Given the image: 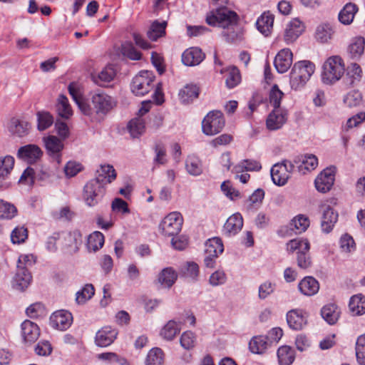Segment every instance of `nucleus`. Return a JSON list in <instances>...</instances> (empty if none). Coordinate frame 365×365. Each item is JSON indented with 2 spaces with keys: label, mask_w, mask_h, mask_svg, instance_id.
I'll return each mask as SVG.
<instances>
[{
  "label": "nucleus",
  "mask_w": 365,
  "mask_h": 365,
  "mask_svg": "<svg viewBox=\"0 0 365 365\" xmlns=\"http://www.w3.org/2000/svg\"><path fill=\"white\" fill-rule=\"evenodd\" d=\"M274 15L269 11L264 12L256 22L258 31L265 36L271 34L274 24Z\"/></svg>",
  "instance_id": "b1692460"
},
{
  "label": "nucleus",
  "mask_w": 365,
  "mask_h": 365,
  "mask_svg": "<svg viewBox=\"0 0 365 365\" xmlns=\"http://www.w3.org/2000/svg\"><path fill=\"white\" fill-rule=\"evenodd\" d=\"M349 307L351 312L354 314H363L365 313V297L361 294L351 297Z\"/></svg>",
  "instance_id": "79ce46f5"
},
{
  "label": "nucleus",
  "mask_w": 365,
  "mask_h": 365,
  "mask_svg": "<svg viewBox=\"0 0 365 365\" xmlns=\"http://www.w3.org/2000/svg\"><path fill=\"white\" fill-rule=\"evenodd\" d=\"M44 143L48 152L53 155H58L59 153L63 148L62 141L54 135H49L44 138ZM58 163H60L59 156H58Z\"/></svg>",
  "instance_id": "4c0bfd02"
},
{
  "label": "nucleus",
  "mask_w": 365,
  "mask_h": 365,
  "mask_svg": "<svg viewBox=\"0 0 365 365\" xmlns=\"http://www.w3.org/2000/svg\"><path fill=\"white\" fill-rule=\"evenodd\" d=\"M104 244V236L98 231L91 233L87 240V248L89 251L96 252L101 249Z\"/></svg>",
  "instance_id": "49530a36"
},
{
  "label": "nucleus",
  "mask_w": 365,
  "mask_h": 365,
  "mask_svg": "<svg viewBox=\"0 0 365 365\" xmlns=\"http://www.w3.org/2000/svg\"><path fill=\"white\" fill-rule=\"evenodd\" d=\"M94 293V287L91 284H87L76 293V301L78 304H83L91 299Z\"/></svg>",
  "instance_id": "5fc2aeb1"
},
{
  "label": "nucleus",
  "mask_w": 365,
  "mask_h": 365,
  "mask_svg": "<svg viewBox=\"0 0 365 365\" xmlns=\"http://www.w3.org/2000/svg\"><path fill=\"white\" fill-rule=\"evenodd\" d=\"M277 357L280 365H290L294 360V351L288 346H282L277 350Z\"/></svg>",
  "instance_id": "37998d69"
},
{
  "label": "nucleus",
  "mask_w": 365,
  "mask_h": 365,
  "mask_svg": "<svg viewBox=\"0 0 365 365\" xmlns=\"http://www.w3.org/2000/svg\"><path fill=\"white\" fill-rule=\"evenodd\" d=\"M128 130L133 138H138L145 131V120L139 117L132 119L128 125Z\"/></svg>",
  "instance_id": "de8ad7c7"
},
{
  "label": "nucleus",
  "mask_w": 365,
  "mask_h": 365,
  "mask_svg": "<svg viewBox=\"0 0 365 365\" xmlns=\"http://www.w3.org/2000/svg\"><path fill=\"white\" fill-rule=\"evenodd\" d=\"M345 72V66L339 56H332L323 65L322 81L327 85H332L339 81Z\"/></svg>",
  "instance_id": "f03ea898"
},
{
  "label": "nucleus",
  "mask_w": 365,
  "mask_h": 365,
  "mask_svg": "<svg viewBox=\"0 0 365 365\" xmlns=\"http://www.w3.org/2000/svg\"><path fill=\"white\" fill-rule=\"evenodd\" d=\"M37 129L43 131L50 128L53 123V117L48 111L41 110L36 113Z\"/></svg>",
  "instance_id": "c03bdc74"
},
{
  "label": "nucleus",
  "mask_w": 365,
  "mask_h": 365,
  "mask_svg": "<svg viewBox=\"0 0 365 365\" xmlns=\"http://www.w3.org/2000/svg\"><path fill=\"white\" fill-rule=\"evenodd\" d=\"M21 335L25 343L32 344L40 336V329L38 325L30 320H25L21 324Z\"/></svg>",
  "instance_id": "6ab92c4d"
},
{
  "label": "nucleus",
  "mask_w": 365,
  "mask_h": 365,
  "mask_svg": "<svg viewBox=\"0 0 365 365\" xmlns=\"http://www.w3.org/2000/svg\"><path fill=\"white\" fill-rule=\"evenodd\" d=\"M310 245L309 242L307 239L296 238L289 240L287 243V250L289 252H293L294 251L302 252L309 251Z\"/></svg>",
  "instance_id": "3c124183"
},
{
  "label": "nucleus",
  "mask_w": 365,
  "mask_h": 365,
  "mask_svg": "<svg viewBox=\"0 0 365 365\" xmlns=\"http://www.w3.org/2000/svg\"><path fill=\"white\" fill-rule=\"evenodd\" d=\"M283 96L284 93L279 88L278 86L274 85L269 94V103L274 107V109H281L279 107Z\"/></svg>",
  "instance_id": "6e6d98bb"
},
{
  "label": "nucleus",
  "mask_w": 365,
  "mask_h": 365,
  "mask_svg": "<svg viewBox=\"0 0 365 365\" xmlns=\"http://www.w3.org/2000/svg\"><path fill=\"white\" fill-rule=\"evenodd\" d=\"M205 254L210 255H220L224 250V247L222 240L218 237H213L209 239L205 242Z\"/></svg>",
  "instance_id": "8fccbe9b"
},
{
  "label": "nucleus",
  "mask_w": 365,
  "mask_h": 365,
  "mask_svg": "<svg viewBox=\"0 0 365 365\" xmlns=\"http://www.w3.org/2000/svg\"><path fill=\"white\" fill-rule=\"evenodd\" d=\"M182 222V215L178 212H173L163 220L159 225V229L165 236L173 237L179 234Z\"/></svg>",
  "instance_id": "423d86ee"
},
{
  "label": "nucleus",
  "mask_w": 365,
  "mask_h": 365,
  "mask_svg": "<svg viewBox=\"0 0 365 365\" xmlns=\"http://www.w3.org/2000/svg\"><path fill=\"white\" fill-rule=\"evenodd\" d=\"M116 178V172L113 165L109 164L101 165L96 171V177L93 180L104 185L112 182Z\"/></svg>",
  "instance_id": "5701e85b"
},
{
  "label": "nucleus",
  "mask_w": 365,
  "mask_h": 365,
  "mask_svg": "<svg viewBox=\"0 0 365 365\" xmlns=\"http://www.w3.org/2000/svg\"><path fill=\"white\" fill-rule=\"evenodd\" d=\"M340 309L334 303L326 304L321 309L322 318L331 325L336 323L340 317Z\"/></svg>",
  "instance_id": "393cba45"
},
{
  "label": "nucleus",
  "mask_w": 365,
  "mask_h": 365,
  "mask_svg": "<svg viewBox=\"0 0 365 365\" xmlns=\"http://www.w3.org/2000/svg\"><path fill=\"white\" fill-rule=\"evenodd\" d=\"M304 25L298 19H292L287 26L284 31V41L287 43L294 42L303 32Z\"/></svg>",
  "instance_id": "412c9836"
},
{
  "label": "nucleus",
  "mask_w": 365,
  "mask_h": 365,
  "mask_svg": "<svg viewBox=\"0 0 365 365\" xmlns=\"http://www.w3.org/2000/svg\"><path fill=\"white\" fill-rule=\"evenodd\" d=\"M243 226V219L240 214L236 213L230 216L224 225V231L228 235L237 234Z\"/></svg>",
  "instance_id": "c756f323"
},
{
  "label": "nucleus",
  "mask_w": 365,
  "mask_h": 365,
  "mask_svg": "<svg viewBox=\"0 0 365 365\" xmlns=\"http://www.w3.org/2000/svg\"><path fill=\"white\" fill-rule=\"evenodd\" d=\"M185 168L187 172L193 176H198L203 171L201 160L195 155L187 156L185 160Z\"/></svg>",
  "instance_id": "f704fd0d"
},
{
  "label": "nucleus",
  "mask_w": 365,
  "mask_h": 365,
  "mask_svg": "<svg viewBox=\"0 0 365 365\" xmlns=\"http://www.w3.org/2000/svg\"><path fill=\"white\" fill-rule=\"evenodd\" d=\"M294 168V163L288 160L274 165L271 169V177L273 182L279 186L285 185Z\"/></svg>",
  "instance_id": "0eeeda50"
},
{
  "label": "nucleus",
  "mask_w": 365,
  "mask_h": 365,
  "mask_svg": "<svg viewBox=\"0 0 365 365\" xmlns=\"http://www.w3.org/2000/svg\"><path fill=\"white\" fill-rule=\"evenodd\" d=\"M183 322L181 320H170L162 328L160 335L166 340H173L180 333Z\"/></svg>",
  "instance_id": "cd10ccee"
},
{
  "label": "nucleus",
  "mask_w": 365,
  "mask_h": 365,
  "mask_svg": "<svg viewBox=\"0 0 365 365\" xmlns=\"http://www.w3.org/2000/svg\"><path fill=\"white\" fill-rule=\"evenodd\" d=\"M17 212L16 207L7 202L0 200V218L11 219Z\"/></svg>",
  "instance_id": "13d9d810"
},
{
  "label": "nucleus",
  "mask_w": 365,
  "mask_h": 365,
  "mask_svg": "<svg viewBox=\"0 0 365 365\" xmlns=\"http://www.w3.org/2000/svg\"><path fill=\"white\" fill-rule=\"evenodd\" d=\"M177 278V273L171 267H167L159 274L158 282L163 287L169 288L173 286Z\"/></svg>",
  "instance_id": "a19ab883"
},
{
  "label": "nucleus",
  "mask_w": 365,
  "mask_h": 365,
  "mask_svg": "<svg viewBox=\"0 0 365 365\" xmlns=\"http://www.w3.org/2000/svg\"><path fill=\"white\" fill-rule=\"evenodd\" d=\"M289 327L294 330H301L307 324V318L302 310L292 309L287 314Z\"/></svg>",
  "instance_id": "4be33fe9"
},
{
  "label": "nucleus",
  "mask_w": 365,
  "mask_h": 365,
  "mask_svg": "<svg viewBox=\"0 0 365 365\" xmlns=\"http://www.w3.org/2000/svg\"><path fill=\"white\" fill-rule=\"evenodd\" d=\"M309 226V218L303 215H299L292 220L289 224L288 228L292 232L289 233L288 230L286 231V232L289 235H292V232L294 234H301L306 231Z\"/></svg>",
  "instance_id": "bb28decb"
},
{
  "label": "nucleus",
  "mask_w": 365,
  "mask_h": 365,
  "mask_svg": "<svg viewBox=\"0 0 365 365\" xmlns=\"http://www.w3.org/2000/svg\"><path fill=\"white\" fill-rule=\"evenodd\" d=\"M181 272L185 277L195 280L199 274V267L195 262H187L182 267Z\"/></svg>",
  "instance_id": "052dcab7"
},
{
  "label": "nucleus",
  "mask_w": 365,
  "mask_h": 365,
  "mask_svg": "<svg viewBox=\"0 0 365 365\" xmlns=\"http://www.w3.org/2000/svg\"><path fill=\"white\" fill-rule=\"evenodd\" d=\"M322 212L321 227L324 232L329 233L331 232L338 220V213L327 204H323L320 206Z\"/></svg>",
  "instance_id": "9d476101"
},
{
  "label": "nucleus",
  "mask_w": 365,
  "mask_h": 365,
  "mask_svg": "<svg viewBox=\"0 0 365 365\" xmlns=\"http://www.w3.org/2000/svg\"><path fill=\"white\" fill-rule=\"evenodd\" d=\"M31 280L32 276L28 269L17 268L11 285L16 290L24 291L30 285Z\"/></svg>",
  "instance_id": "dca6fc26"
},
{
  "label": "nucleus",
  "mask_w": 365,
  "mask_h": 365,
  "mask_svg": "<svg viewBox=\"0 0 365 365\" xmlns=\"http://www.w3.org/2000/svg\"><path fill=\"white\" fill-rule=\"evenodd\" d=\"M293 61V53L289 48H282L276 55L274 65L279 73L287 72L291 67Z\"/></svg>",
  "instance_id": "ddd939ff"
},
{
  "label": "nucleus",
  "mask_w": 365,
  "mask_h": 365,
  "mask_svg": "<svg viewBox=\"0 0 365 365\" xmlns=\"http://www.w3.org/2000/svg\"><path fill=\"white\" fill-rule=\"evenodd\" d=\"M164 354L160 348H153L148 353L145 359V365H163Z\"/></svg>",
  "instance_id": "09e8293b"
},
{
  "label": "nucleus",
  "mask_w": 365,
  "mask_h": 365,
  "mask_svg": "<svg viewBox=\"0 0 365 365\" xmlns=\"http://www.w3.org/2000/svg\"><path fill=\"white\" fill-rule=\"evenodd\" d=\"M205 53L197 47L186 49L182 54V62L187 66L199 65L205 58Z\"/></svg>",
  "instance_id": "f3484780"
},
{
  "label": "nucleus",
  "mask_w": 365,
  "mask_h": 365,
  "mask_svg": "<svg viewBox=\"0 0 365 365\" xmlns=\"http://www.w3.org/2000/svg\"><path fill=\"white\" fill-rule=\"evenodd\" d=\"M225 126L223 114L220 110H212L207 113L202 122V132L207 135L219 133Z\"/></svg>",
  "instance_id": "20e7f679"
},
{
  "label": "nucleus",
  "mask_w": 365,
  "mask_h": 365,
  "mask_svg": "<svg viewBox=\"0 0 365 365\" xmlns=\"http://www.w3.org/2000/svg\"><path fill=\"white\" fill-rule=\"evenodd\" d=\"M91 102L94 112L103 115L108 113L117 105L115 98L100 90L91 93Z\"/></svg>",
  "instance_id": "7ed1b4c3"
},
{
  "label": "nucleus",
  "mask_w": 365,
  "mask_h": 365,
  "mask_svg": "<svg viewBox=\"0 0 365 365\" xmlns=\"http://www.w3.org/2000/svg\"><path fill=\"white\" fill-rule=\"evenodd\" d=\"M155 76L148 71H143L135 76L131 83V91L135 96H144L153 88Z\"/></svg>",
  "instance_id": "39448f33"
},
{
  "label": "nucleus",
  "mask_w": 365,
  "mask_h": 365,
  "mask_svg": "<svg viewBox=\"0 0 365 365\" xmlns=\"http://www.w3.org/2000/svg\"><path fill=\"white\" fill-rule=\"evenodd\" d=\"M259 162L255 160H244L233 168V172L240 173L246 171L259 170L261 169Z\"/></svg>",
  "instance_id": "603ef678"
},
{
  "label": "nucleus",
  "mask_w": 365,
  "mask_h": 365,
  "mask_svg": "<svg viewBox=\"0 0 365 365\" xmlns=\"http://www.w3.org/2000/svg\"><path fill=\"white\" fill-rule=\"evenodd\" d=\"M269 346L267 337L263 335L252 337L249 343L250 349L254 354H262Z\"/></svg>",
  "instance_id": "c9c22d12"
},
{
  "label": "nucleus",
  "mask_w": 365,
  "mask_h": 365,
  "mask_svg": "<svg viewBox=\"0 0 365 365\" xmlns=\"http://www.w3.org/2000/svg\"><path fill=\"white\" fill-rule=\"evenodd\" d=\"M302 294L306 296H312L317 294L319 289V284L317 279L312 277H306L298 284Z\"/></svg>",
  "instance_id": "c85d7f7f"
},
{
  "label": "nucleus",
  "mask_w": 365,
  "mask_h": 365,
  "mask_svg": "<svg viewBox=\"0 0 365 365\" xmlns=\"http://www.w3.org/2000/svg\"><path fill=\"white\" fill-rule=\"evenodd\" d=\"M292 163L294 167L298 168L299 172L306 174L317 167L318 158L313 154H306L296 157Z\"/></svg>",
  "instance_id": "f8f14e48"
},
{
  "label": "nucleus",
  "mask_w": 365,
  "mask_h": 365,
  "mask_svg": "<svg viewBox=\"0 0 365 365\" xmlns=\"http://www.w3.org/2000/svg\"><path fill=\"white\" fill-rule=\"evenodd\" d=\"M31 125L27 121L16 118H11L8 125L9 131L19 137L26 135Z\"/></svg>",
  "instance_id": "2f4dec72"
},
{
  "label": "nucleus",
  "mask_w": 365,
  "mask_h": 365,
  "mask_svg": "<svg viewBox=\"0 0 365 365\" xmlns=\"http://www.w3.org/2000/svg\"><path fill=\"white\" fill-rule=\"evenodd\" d=\"M73 321L72 314L65 310L56 311L50 317L51 327L58 330L64 331L70 327Z\"/></svg>",
  "instance_id": "9b49d317"
},
{
  "label": "nucleus",
  "mask_w": 365,
  "mask_h": 365,
  "mask_svg": "<svg viewBox=\"0 0 365 365\" xmlns=\"http://www.w3.org/2000/svg\"><path fill=\"white\" fill-rule=\"evenodd\" d=\"M275 284L270 281H265L258 288V297L260 299H265L270 296L275 289Z\"/></svg>",
  "instance_id": "69168bd1"
},
{
  "label": "nucleus",
  "mask_w": 365,
  "mask_h": 365,
  "mask_svg": "<svg viewBox=\"0 0 365 365\" xmlns=\"http://www.w3.org/2000/svg\"><path fill=\"white\" fill-rule=\"evenodd\" d=\"M166 26L167 21H163L160 23L158 21H155L147 32L148 37L152 41H156L158 38L165 34Z\"/></svg>",
  "instance_id": "a18cd8bd"
},
{
  "label": "nucleus",
  "mask_w": 365,
  "mask_h": 365,
  "mask_svg": "<svg viewBox=\"0 0 365 365\" xmlns=\"http://www.w3.org/2000/svg\"><path fill=\"white\" fill-rule=\"evenodd\" d=\"M365 40L363 37L354 38L348 48L351 58L358 59L364 53Z\"/></svg>",
  "instance_id": "ea45409f"
},
{
  "label": "nucleus",
  "mask_w": 365,
  "mask_h": 365,
  "mask_svg": "<svg viewBox=\"0 0 365 365\" xmlns=\"http://www.w3.org/2000/svg\"><path fill=\"white\" fill-rule=\"evenodd\" d=\"M297 262L300 269H306L311 267L312 259L309 251L297 252Z\"/></svg>",
  "instance_id": "338daca9"
},
{
  "label": "nucleus",
  "mask_w": 365,
  "mask_h": 365,
  "mask_svg": "<svg viewBox=\"0 0 365 365\" xmlns=\"http://www.w3.org/2000/svg\"><path fill=\"white\" fill-rule=\"evenodd\" d=\"M357 11L358 7L355 4H346L339 14V21L344 25H349L353 21Z\"/></svg>",
  "instance_id": "72a5a7b5"
},
{
  "label": "nucleus",
  "mask_w": 365,
  "mask_h": 365,
  "mask_svg": "<svg viewBox=\"0 0 365 365\" xmlns=\"http://www.w3.org/2000/svg\"><path fill=\"white\" fill-rule=\"evenodd\" d=\"M104 194L103 185L98 180H91L84 186L83 198L88 206L96 205Z\"/></svg>",
  "instance_id": "6e6552de"
},
{
  "label": "nucleus",
  "mask_w": 365,
  "mask_h": 365,
  "mask_svg": "<svg viewBox=\"0 0 365 365\" xmlns=\"http://www.w3.org/2000/svg\"><path fill=\"white\" fill-rule=\"evenodd\" d=\"M115 72L111 66L105 67L98 73L91 74V79L93 83L99 86H106L108 83L113 80Z\"/></svg>",
  "instance_id": "a878e982"
},
{
  "label": "nucleus",
  "mask_w": 365,
  "mask_h": 365,
  "mask_svg": "<svg viewBox=\"0 0 365 365\" xmlns=\"http://www.w3.org/2000/svg\"><path fill=\"white\" fill-rule=\"evenodd\" d=\"M307 81L308 80L304 79L302 76L298 75L293 71H291L289 83L292 89L299 90L302 88L306 85Z\"/></svg>",
  "instance_id": "774afa93"
},
{
  "label": "nucleus",
  "mask_w": 365,
  "mask_h": 365,
  "mask_svg": "<svg viewBox=\"0 0 365 365\" xmlns=\"http://www.w3.org/2000/svg\"><path fill=\"white\" fill-rule=\"evenodd\" d=\"M238 15L227 8L211 11L206 17L207 24L223 29L222 36L227 43H235L243 39L244 31L238 25Z\"/></svg>",
  "instance_id": "f257e3e1"
},
{
  "label": "nucleus",
  "mask_w": 365,
  "mask_h": 365,
  "mask_svg": "<svg viewBox=\"0 0 365 365\" xmlns=\"http://www.w3.org/2000/svg\"><path fill=\"white\" fill-rule=\"evenodd\" d=\"M118 331L115 329L107 326L100 329L96 334L95 342L97 346L106 347L116 339Z\"/></svg>",
  "instance_id": "2eb2a0df"
},
{
  "label": "nucleus",
  "mask_w": 365,
  "mask_h": 365,
  "mask_svg": "<svg viewBox=\"0 0 365 365\" xmlns=\"http://www.w3.org/2000/svg\"><path fill=\"white\" fill-rule=\"evenodd\" d=\"M362 96L359 91H351L349 92L344 98V103L348 107H356L361 103Z\"/></svg>",
  "instance_id": "bf43d9fd"
},
{
  "label": "nucleus",
  "mask_w": 365,
  "mask_h": 365,
  "mask_svg": "<svg viewBox=\"0 0 365 365\" xmlns=\"http://www.w3.org/2000/svg\"><path fill=\"white\" fill-rule=\"evenodd\" d=\"M42 154L43 152L38 145L29 144L19 148L17 156L19 158L31 164L40 159Z\"/></svg>",
  "instance_id": "4468645a"
},
{
  "label": "nucleus",
  "mask_w": 365,
  "mask_h": 365,
  "mask_svg": "<svg viewBox=\"0 0 365 365\" xmlns=\"http://www.w3.org/2000/svg\"><path fill=\"white\" fill-rule=\"evenodd\" d=\"M28 237V230L24 227H16L11 233V240L14 244H21Z\"/></svg>",
  "instance_id": "e2e57ef3"
},
{
  "label": "nucleus",
  "mask_w": 365,
  "mask_h": 365,
  "mask_svg": "<svg viewBox=\"0 0 365 365\" xmlns=\"http://www.w3.org/2000/svg\"><path fill=\"white\" fill-rule=\"evenodd\" d=\"M14 158L11 155L0 158V179H5L13 170Z\"/></svg>",
  "instance_id": "864d4df0"
},
{
  "label": "nucleus",
  "mask_w": 365,
  "mask_h": 365,
  "mask_svg": "<svg viewBox=\"0 0 365 365\" xmlns=\"http://www.w3.org/2000/svg\"><path fill=\"white\" fill-rule=\"evenodd\" d=\"M61 239L63 240V246L68 249L70 252H76L82 243V235L78 230L62 233Z\"/></svg>",
  "instance_id": "aec40b11"
},
{
  "label": "nucleus",
  "mask_w": 365,
  "mask_h": 365,
  "mask_svg": "<svg viewBox=\"0 0 365 365\" xmlns=\"http://www.w3.org/2000/svg\"><path fill=\"white\" fill-rule=\"evenodd\" d=\"M335 173L336 168L334 166L324 169L314 180L316 189L322 193L329 192L334 183Z\"/></svg>",
  "instance_id": "1a4fd4ad"
},
{
  "label": "nucleus",
  "mask_w": 365,
  "mask_h": 365,
  "mask_svg": "<svg viewBox=\"0 0 365 365\" xmlns=\"http://www.w3.org/2000/svg\"><path fill=\"white\" fill-rule=\"evenodd\" d=\"M225 72L227 77L225 79L226 86L229 88L235 87L240 81V74L239 70L236 67H230Z\"/></svg>",
  "instance_id": "4d7b16f0"
},
{
  "label": "nucleus",
  "mask_w": 365,
  "mask_h": 365,
  "mask_svg": "<svg viewBox=\"0 0 365 365\" xmlns=\"http://www.w3.org/2000/svg\"><path fill=\"white\" fill-rule=\"evenodd\" d=\"M292 71L309 81L315 71V66L309 61H300L294 64Z\"/></svg>",
  "instance_id": "473e14b6"
},
{
  "label": "nucleus",
  "mask_w": 365,
  "mask_h": 365,
  "mask_svg": "<svg viewBox=\"0 0 365 365\" xmlns=\"http://www.w3.org/2000/svg\"><path fill=\"white\" fill-rule=\"evenodd\" d=\"M356 356L361 365H365V334L358 337L356 343Z\"/></svg>",
  "instance_id": "0e129e2a"
},
{
  "label": "nucleus",
  "mask_w": 365,
  "mask_h": 365,
  "mask_svg": "<svg viewBox=\"0 0 365 365\" xmlns=\"http://www.w3.org/2000/svg\"><path fill=\"white\" fill-rule=\"evenodd\" d=\"M334 31L331 26L329 24H322L317 27L315 38L317 41L324 43L331 39Z\"/></svg>",
  "instance_id": "58836bf2"
},
{
  "label": "nucleus",
  "mask_w": 365,
  "mask_h": 365,
  "mask_svg": "<svg viewBox=\"0 0 365 365\" xmlns=\"http://www.w3.org/2000/svg\"><path fill=\"white\" fill-rule=\"evenodd\" d=\"M121 52L123 56L131 60H139L141 58V53L138 51L131 42H125L121 46Z\"/></svg>",
  "instance_id": "680f3d73"
},
{
  "label": "nucleus",
  "mask_w": 365,
  "mask_h": 365,
  "mask_svg": "<svg viewBox=\"0 0 365 365\" xmlns=\"http://www.w3.org/2000/svg\"><path fill=\"white\" fill-rule=\"evenodd\" d=\"M199 96V88L195 84L185 86L179 92V98L182 103L188 104L192 103Z\"/></svg>",
  "instance_id": "7c9ffc66"
},
{
  "label": "nucleus",
  "mask_w": 365,
  "mask_h": 365,
  "mask_svg": "<svg viewBox=\"0 0 365 365\" xmlns=\"http://www.w3.org/2000/svg\"><path fill=\"white\" fill-rule=\"evenodd\" d=\"M287 113L282 109H274L268 115L266 125L270 130H276L282 128L287 121Z\"/></svg>",
  "instance_id": "a211bd4d"
},
{
  "label": "nucleus",
  "mask_w": 365,
  "mask_h": 365,
  "mask_svg": "<svg viewBox=\"0 0 365 365\" xmlns=\"http://www.w3.org/2000/svg\"><path fill=\"white\" fill-rule=\"evenodd\" d=\"M57 113L63 118L68 119L73 115V110L69 104L68 99L63 94L60 95L57 100Z\"/></svg>",
  "instance_id": "e433bc0d"
}]
</instances>
